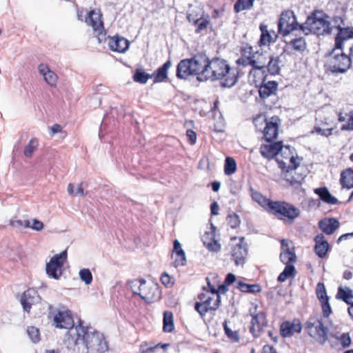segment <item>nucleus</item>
I'll list each match as a JSON object with an SVG mask.
<instances>
[{
    "label": "nucleus",
    "instance_id": "nucleus-15",
    "mask_svg": "<svg viewBox=\"0 0 353 353\" xmlns=\"http://www.w3.org/2000/svg\"><path fill=\"white\" fill-rule=\"evenodd\" d=\"M252 61L253 70H264L270 59V54L267 52L256 50L252 48Z\"/></svg>",
    "mask_w": 353,
    "mask_h": 353
},
{
    "label": "nucleus",
    "instance_id": "nucleus-9",
    "mask_svg": "<svg viewBox=\"0 0 353 353\" xmlns=\"http://www.w3.org/2000/svg\"><path fill=\"white\" fill-rule=\"evenodd\" d=\"M333 21L335 23L333 28H335L338 30V33L335 37V46L336 48H341L344 41L353 38V28L341 27V24L343 23V20L339 16L334 17Z\"/></svg>",
    "mask_w": 353,
    "mask_h": 353
},
{
    "label": "nucleus",
    "instance_id": "nucleus-29",
    "mask_svg": "<svg viewBox=\"0 0 353 353\" xmlns=\"http://www.w3.org/2000/svg\"><path fill=\"white\" fill-rule=\"evenodd\" d=\"M314 193L316 194L324 203L336 205L339 202L338 199L331 194L326 187L316 188Z\"/></svg>",
    "mask_w": 353,
    "mask_h": 353
},
{
    "label": "nucleus",
    "instance_id": "nucleus-60",
    "mask_svg": "<svg viewBox=\"0 0 353 353\" xmlns=\"http://www.w3.org/2000/svg\"><path fill=\"white\" fill-rule=\"evenodd\" d=\"M43 223L41 221L37 219H33L31 229L35 231H41L43 229Z\"/></svg>",
    "mask_w": 353,
    "mask_h": 353
},
{
    "label": "nucleus",
    "instance_id": "nucleus-64",
    "mask_svg": "<svg viewBox=\"0 0 353 353\" xmlns=\"http://www.w3.org/2000/svg\"><path fill=\"white\" fill-rule=\"evenodd\" d=\"M262 353H278L271 345H265L263 347Z\"/></svg>",
    "mask_w": 353,
    "mask_h": 353
},
{
    "label": "nucleus",
    "instance_id": "nucleus-24",
    "mask_svg": "<svg viewBox=\"0 0 353 353\" xmlns=\"http://www.w3.org/2000/svg\"><path fill=\"white\" fill-rule=\"evenodd\" d=\"M319 227L327 235L332 234L340 226L339 221L335 218H325L319 221Z\"/></svg>",
    "mask_w": 353,
    "mask_h": 353
},
{
    "label": "nucleus",
    "instance_id": "nucleus-28",
    "mask_svg": "<svg viewBox=\"0 0 353 353\" xmlns=\"http://www.w3.org/2000/svg\"><path fill=\"white\" fill-rule=\"evenodd\" d=\"M172 66L170 60L166 61L163 65L159 67L152 75L154 78V83L164 81L168 78V70Z\"/></svg>",
    "mask_w": 353,
    "mask_h": 353
},
{
    "label": "nucleus",
    "instance_id": "nucleus-40",
    "mask_svg": "<svg viewBox=\"0 0 353 353\" xmlns=\"http://www.w3.org/2000/svg\"><path fill=\"white\" fill-rule=\"evenodd\" d=\"M259 28L261 32V34L259 41V46H265L271 43L272 36L268 32L267 26L264 24H261Z\"/></svg>",
    "mask_w": 353,
    "mask_h": 353
},
{
    "label": "nucleus",
    "instance_id": "nucleus-51",
    "mask_svg": "<svg viewBox=\"0 0 353 353\" xmlns=\"http://www.w3.org/2000/svg\"><path fill=\"white\" fill-rule=\"evenodd\" d=\"M227 221L230 228L233 229L236 228L241 222L239 216L235 213L228 215Z\"/></svg>",
    "mask_w": 353,
    "mask_h": 353
},
{
    "label": "nucleus",
    "instance_id": "nucleus-31",
    "mask_svg": "<svg viewBox=\"0 0 353 353\" xmlns=\"http://www.w3.org/2000/svg\"><path fill=\"white\" fill-rule=\"evenodd\" d=\"M277 85V83L274 81H269L267 83H263L259 88V96L262 99L270 97L276 91Z\"/></svg>",
    "mask_w": 353,
    "mask_h": 353
},
{
    "label": "nucleus",
    "instance_id": "nucleus-36",
    "mask_svg": "<svg viewBox=\"0 0 353 353\" xmlns=\"http://www.w3.org/2000/svg\"><path fill=\"white\" fill-rule=\"evenodd\" d=\"M280 60L279 57H273L270 56V59H268L266 68L268 71L271 74H279L281 66H280Z\"/></svg>",
    "mask_w": 353,
    "mask_h": 353
},
{
    "label": "nucleus",
    "instance_id": "nucleus-7",
    "mask_svg": "<svg viewBox=\"0 0 353 353\" xmlns=\"http://www.w3.org/2000/svg\"><path fill=\"white\" fill-rule=\"evenodd\" d=\"M193 68L195 70V75L197 76V80L199 81H208V74H209L208 68L210 60L203 54H197L191 58Z\"/></svg>",
    "mask_w": 353,
    "mask_h": 353
},
{
    "label": "nucleus",
    "instance_id": "nucleus-49",
    "mask_svg": "<svg viewBox=\"0 0 353 353\" xmlns=\"http://www.w3.org/2000/svg\"><path fill=\"white\" fill-rule=\"evenodd\" d=\"M38 146V141L36 139H32L28 144L25 147L24 155L27 157H32L33 152Z\"/></svg>",
    "mask_w": 353,
    "mask_h": 353
},
{
    "label": "nucleus",
    "instance_id": "nucleus-46",
    "mask_svg": "<svg viewBox=\"0 0 353 353\" xmlns=\"http://www.w3.org/2000/svg\"><path fill=\"white\" fill-rule=\"evenodd\" d=\"M27 333L32 343H37L39 342L41 339L40 332L37 327L34 326L28 327Z\"/></svg>",
    "mask_w": 353,
    "mask_h": 353
},
{
    "label": "nucleus",
    "instance_id": "nucleus-25",
    "mask_svg": "<svg viewBox=\"0 0 353 353\" xmlns=\"http://www.w3.org/2000/svg\"><path fill=\"white\" fill-rule=\"evenodd\" d=\"M211 231L205 232L202 236V241L203 244L208 249L212 252H218L220 250V245L215 240V227L212 225Z\"/></svg>",
    "mask_w": 353,
    "mask_h": 353
},
{
    "label": "nucleus",
    "instance_id": "nucleus-35",
    "mask_svg": "<svg viewBox=\"0 0 353 353\" xmlns=\"http://www.w3.org/2000/svg\"><path fill=\"white\" fill-rule=\"evenodd\" d=\"M163 330L165 332H171L174 328L173 314L170 311H165L163 312Z\"/></svg>",
    "mask_w": 353,
    "mask_h": 353
},
{
    "label": "nucleus",
    "instance_id": "nucleus-6",
    "mask_svg": "<svg viewBox=\"0 0 353 353\" xmlns=\"http://www.w3.org/2000/svg\"><path fill=\"white\" fill-rule=\"evenodd\" d=\"M67 259V251L63 250L59 254L54 255L46 264L47 274L54 279H59L62 274V267Z\"/></svg>",
    "mask_w": 353,
    "mask_h": 353
},
{
    "label": "nucleus",
    "instance_id": "nucleus-12",
    "mask_svg": "<svg viewBox=\"0 0 353 353\" xmlns=\"http://www.w3.org/2000/svg\"><path fill=\"white\" fill-rule=\"evenodd\" d=\"M54 323L55 326L58 328L69 329V335L70 332L75 329V327H74V323L71 312L66 309L57 311L54 316Z\"/></svg>",
    "mask_w": 353,
    "mask_h": 353
},
{
    "label": "nucleus",
    "instance_id": "nucleus-50",
    "mask_svg": "<svg viewBox=\"0 0 353 353\" xmlns=\"http://www.w3.org/2000/svg\"><path fill=\"white\" fill-rule=\"evenodd\" d=\"M322 309V315L325 318H328L332 313V310L329 302V299H325L319 302Z\"/></svg>",
    "mask_w": 353,
    "mask_h": 353
},
{
    "label": "nucleus",
    "instance_id": "nucleus-4",
    "mask_svg": "<svg viewBox=\"0 0 353 353\" xmlns=\"http://www.w3.org/2000/svg\"><path fill=\"white\" fill-rule=\"evenodd\" d=\"M128 285L133 294L139 296L148 303H152L161 298L160 287L156 283L148 282L144 279H139L128 281Z\"/></svg>",
    "mask_w": 353,
    "mask_h": 353
},
{
    "label": "nucleus",
    "instance_id": "nucleus-43",
    "mask_svg": "<svg viewBox=\"0 0 353 353\" xmlns=\"http://www.w3.org/2000/svg\"><path fill=\"white\" fill-rule=\"evenodd\" d=\"M152 77V75L148 73H146L145 72L141 70H137L136 72L134 74L133 79L135 82L145 84L147 83L148 79Z\"/></svg>",
    "mask_w": 353,
    "mask_h": 353
},
{
    "label": "nucleus",
    "instance_id": "nucleus-56",
    "mask_svg": "<svg viewBox=\"0 0 353 353\" xmlns=\"http://www.w3.org/2000/svg\"><path fill=\"white\" fill-rule=\"evenodd\" d=\"M194 308L196 311L198 312L201 316H205L208 312L210 311L209 309L207 308V306L205 305V304H203V303L201 301L196 302L195 303Z\"/></svg>",
    "mask_w": 353,
    "mask_h": 353
},
{
    "label": "nucleus",
    "instance_id": "nucleus-3",
    "mask_svg": "<svg viewBox=\"0 0 353 353\" xmlns=\"http://www.w3.org/2000/svg\"><path fill=\"white\" fill-rule=\"evenodd\" d=\"M208 71V80L221 81L223 87L230 88L238 81V69L231 68L224 59L217 58L210 60Z\"/></svg>",
    "mask_w": 353,
    "mask_h": 353
},
{
    "label": "nucleus",
    "instance_id": "nucleus-54",
    "mask_svg": "<svg viewBox=\"0 0 353 353\" xmlns=\"http://www.w3.org/2000/svg\"><path fill=\"white\" fill-rule=\"evenodd\" d=\"M210 23V21L208 19H196L195 21H194V24L197 26V28L195 30L196 33H199L200 32H201L203 30L207 28L208 26L209 25Z\"/></svg>",
    "mask_w": 353,
    "mask_h": 353
},
{
    "label": "nucleus",
    "instance_id": "nucleus-41",
    "mask_svg": "<svg viewBox=\"0 0 353 353\" xmlns=\"http://www.w3.org/2000/svg\"><path fill=\"white\" fill-rule=\"evenodd\" d=\"M254 0H237L234 4V10L239 13L245 10H250L252 8Z\"/></svg>",
    "mask_w": 353,
    "mask_h": 353
},
{
    "label": "nucleus",
    "instance_id": "nucleus-22",
    "mask_svg": "<svg viewBox=\"0 0 353 353\" xmlns=\"http://www.w3.org/2000/svg\"><path fill=\"white\" fill-rule=\"evenodd\" d=\"M265 324V316L263 312L252 316L250 331L254 337L259 336Z\"/></svg>",
    "mask_w": 353,
    "mask_h": 353
},
{
    "label": "nucleus",
    "instance_id": "nucleus-2",
    "mask_svg": "<svg viewBox=\"0 0 353 353\" xmlns=\"http://www.w3.org/2000/svg\"><path fill=\"white\" fill-rule=\"evenodd\" d=\"M74 345L83 344L90 353H103L108 350V344L103 335L91 327H84L81 320L74 330L70 332Z\"/></svg>",
    "mask_w": 353,
    "mask_h": 353
},
{
    "label": "nucleus",
    "instance_id": "nucleus-5",
    "mask_svg": "<svg viewBox=\"0 0 353 353\" xmlns=\"http://www.w3.org/2000/svg\"><path fill=\"white\" fill-rule=\"evenodd\" d=\"M305 330L316 342L323 345L327 340V328L322 321L316 317H310L305 323Z\"/></svg>",
    "mask_w": 353,
    "mask_h": 353
},
{
    "label": "nucleus",
    "instance_id": "nucleus-8",
    "mask_svg": "<svg viewBox=\"0 0 353 353\" xmlns=\"http://www.w3.org/2000/svg\"><path fill=\"white\" fill-rule=\"evenodd\" d=\"M260 120L265 124L263 130L265 141L271 142L274 139H276L278 135L279 119L277 117H272L270 120H267V119L260 117L254 120L256 126H257V123L260 121Z\"/></svg>",
    "mask_w": 353,
    "mask_h": 353
},
{
    "label": "nucleus",
    "instance_id": "nucleus-32",
    "mask_svg": "<svg viewBox=\"0 0 353 353\" xmlns=\"http://www.w3.org/2000/svg\"><path fill=\"white\" fill-rule=\"evenodd\" d=\"M174 252L177 256L174 261L175 265H184L186 262L185 255L178 240L174 241Z\"/></svg>",
    "mask_w": 353,
    "mask_h": 353
},
{
    "label": "nucleus",
    "instance_id": "nucleus-48",
    "mask_svg": "<svg viewBox=\"0 0 353 353\" xmlns=\"http://www.w3.org/2000/svg\"><path fill=\"white\" fill-rule=\"evenodd\" d=\"M81 280L85 283V285H90L93 279L92 274L90 270L88 268L81 269L79 272Z\"/></svg>",
    "mask_w": 353,
    "mask_h": 353
},
{
    "label": "nucleus",
    "instance_id": "nucleus-23",
    "mask_svg": "<svg viewBox=\"0 0 353 353\" xmlns=\"http://www.w3.org/2000/svg\"><path fill=\"white\" fill-rule=\"evenodd\" d=\"M282 142L277 141L268 145H262L260 148L261 154L266 159H272L281 151Z\"/></svg>",
    "mask_w": 353,
    "mask_h": 353
},
{
    "label": "nucleus",
    "instance_id": "nucleus-21",
    "mask_svg": "<svg viewBox=\"0 0 353 353\" xmlns=\"http://www.w3.org/2000/svg\"><path fill=\"white\" fill-rule=\"evenodd\" d=\"M314 252L319 258H324L327 254L330 247L328 241L323 234L316 235L314 238Z\"/></svg>",
    "mask_w": 353,
    "mask_h": 353
},
{
    "label": "nucleus",
    "instance_id": "nucleus-38",
    "mask_svg": "<svg viewBox=\"0 0 353 353\" xmlns=\"http://www.w3.org/2000/svg\"><path fill=\"white\" fill-rule=\"evenodd\" d=\"M299 33V37L292 39L290 44L292 46L293 50L303 52L306 48V42L304 37L302 36L303 34Z\"/></svg>",
    "mask_w": 353,
    "mask_h": 353
},
{
    "label": "nucleus",
    "instance_id": "nucleus-61",
    "mask_svg": "<svg viewBox=\"0 0 353 353\" xmlns=\"http://www.w3.org/2000/svg\"><path fill=\"white\" fill-rule=\"evenodd\" d=\"M157 346H149L147 343H145L141 345V350L142 353H152L157 349Z\"/></svg>",
    "mask_w": 353,
    "mask_h": 353
},
{
    "label": "nucleus",
    "instance_id": "nucleus-39",
    "mask_svg": "<svg viewBox=\"0 0 353 353\" xmlns=\"http://www.w3.org/2000/svg\"><path fill=\"white\" fill-rule=\"evenodd\" d=\"M252 199L260 205L264 210L267 208L270 199H268L258 191L250 189Z\"/></svg>",
    "mask_w": 353,
    "mask_h": 353
},
{
    "label": "nucleus",
    "instance_id": "nucleus-37",
    "mask_svg": "<svg viewBox=\"0 0 353 353\" xmlns=\"http://www.w3.org/2000/svg\"><path fill=\"white\" fill-rule=\"evenodd\" d=\"M336 299L343 300L345 303L351 306L353 304V293L352 290H345L341 287L338 289Z\"/></svg>",
    "mask_w": 353,
    "mask_h": 353
},
{
    "label": "nucleus",
    "instance_id": "nucleus-47",
    "mask_svg": "<svg viewBox=\"0 0 353 353\" xmlns=\"http://www.w3.org/2000/svg\"><path fill=\"white\" fill-rule=\"evenodd\" d=\"M286 16L287 11L282 12L278 23L279 33L283 36L287 35V21L285 18Z\"/></svg>",
    "mask_w": 353,
    "mask_h": 353
},
{
    "label": "nucleus",
    "instance_id": "nucleus-11",
    "mask_svg": "<svg viewBox=\"0 0 353 353\" xmlns=\"http://www.w3.org/2000/svg\"><path fill=\"white\" fill-rule=\"evenodd\" d=\"M101 17V15L99 12L92 10L88 12V17L85 19V22L92 28L94 31L98 32L99 43H102L106 39L103 23Z\"/></svg>",
    "mask_w": 353,
    "mask_h": 353
},
{
    "label": "nucleus",
    "instance_id": "nucleus-16",
    "mask_svg": "<svg viewBox=\"0 0 353 353\" xmlns=\"http://www.w3.org/2000/svg\"><path fill=\"white\" fill-rule=\"evenodd\" d=\"M129 46V41L123 37L116 35L109 37L108 46L114 52L123 53L128 49Z\"/></svg>",
    "mask_w": 353,
    "mask_h": 353
},
{
    "label": "nucleus",
    "instance_id": "nucleus-14",
    "mask_svg": "<svg viewBox=\"0 0 353 353\" xmlns=\"http://www.w3.org/2000/svg\"><path fill=\"white\" fill-rule=\"evenodd\" d=\"M191 58L181 60L176 67V77L180 79H186L190 76H194L195 69L193 68Z\"/></svg>",
    "mask_w": 353,
    "mask_h": 353
},
{
    "label": "nucleus",
    "instance_id": "nucleus-13",
    "mask_svg": "<svg viewBox=\"0 0 353 353\" xmlns=\"http://www.w3.org/2000/svg\"><path fill=\"white\" fill-rule=\"evenodd\" d=\"M231 256L235 265L243 266L248 256V245L243 241V238H241L240 242L232 248Z\"/></svg>",
    "mask_w": 353,
    "mask_h": 353
},
{
    "label": "nucleus",
    "instance_id": "nucleus-55",
    "mask_svg": "<svg viewBox=\"0 0 353 353\" xmlns=\"http://www.w3.org/2000/svg\"><path fill=\"white\" fill-rule=\"evenodd\" d=\"M349 118L346 123L343 124L341 130L343 131H353V111H350L348 114Z\"/></svg>",
    "mask_w": 353,
    "mask_h": 353
},
{
    "label": "nucleus",
    "instance_id": "nucleus-44",
    "mask_svg": "<svg viewBox=\"0 0 353 353\" xmlns=\"http://www.w3.org/2000/svg\"><path fill=\"white\" fill-rule=\"evenodd\" d=\"M316 295L319 301L330 299L327 294V290L323 283L319 282L316 286Z\"/></svg>",
    "mask_w": 353,
    "mask_h": 353
},
{
    "label": "nucleus",
    "instance_id": "nucleus-42",
    "mask_svg": "<svg viewBox=\"0 0 353 353\" xmlns=\"http://www.w3.org/2000/svg\"><path fill=\"white\" fill-rule=\"evenodd\" d=\"M236 170V163L235 160L230 157H227L225 160L224 172L225 175L230 176L234 174Z\"/></svg>",
    "mask_w": 353,
    "mask_h": 353
},
{
    "label": "nucleus",
    "instance_id": "nucleus-17",
    "mask_svg": "<svg viewBox=\"0 0 353 353\" xmlns=\"http://www.w3.org/2000/svg\"><path fill=\"white\" fill-rule=\"evenodd\" d=\"M39 300V296L37 290L30 288L23 292L21 299V303L26 312H29L32 305L37 303Z\"/></svg>",
    "mask_w": 353,
    "mask_h": 353
},
{
    "label": "nucleus",
    "instance_id": "nucleus-20",
    "mask_svg": "<svg viewBox=\"0 0 353 353\" xmlns=\"http://www.w3.org/2000/svg\"><path fill=\"white\" fill-rule=\"evenodd\" d=\"M38 70L47 84L51 87H56L58 77L54 72L50 69L48 65L44 63L39 64L38 66Z\"/></svg>",
    "mask_w": 353,
    "mask_h": 353
},
{
    "label": "nucleus",
    "instance_id": "nucleus-52",
    "mask_svg": "<svg viewBox=\"0 0 353 353\" xmlns=\"http://www.w3.org/2000/svg\"><path fill=\"white\" fill-rule=\"evenodd\" d=\"M338 340L343 348L348 347L352 342L349 333H343L339 337H338Z\"/></svg>",
    "mask_w": 353,
    "mask_h": 353
},
{
    "label": "nucleus",
    "instance_id": "nucleus-45",
    "mask_svg": "<svg viewBox=\"0 0 353 353\" xmlns=\"http://www.w3.org/2000/svg\"><path fill=\"white\" fill-rule=\"evenodd\" d=\"M301 330L302 323L299 319H294L291 323L288 321V336L300 333Z\"/></svg>",
    "mask_w": 353,
    "mask_h": 353
},
{
    "label": "nucleus",
    "instance_id": "nucleus-57",
    "mask_svg": "<svg viewBox=\"0 0 353 353\" xmlns=\"http://www.w3.org/2000/svg\"><path fill=\"white\" fill-rule=\"evenodd\" d=\"M161 281L162 284L167 288L172 287L174 283L172 277L166 272L162 274L161 276Z\"/></svg>",
    "mask_w": 353,
    "mask_h": 353
},
{
    "label": "nucleus",
    "instance_id": "nucleus-19",
    "mask_svg": "<svg viewBox=\"0 0 353 353\" xmlns=\"http://www.w3.org/2000/svg\"><path fill=\"white\" fill-rule=\"evenodd\" d=\"M302 161L303 158L298 156H292L290 159V163L288 164V174L291 175V179H288V182L291 184L301 183L304 179L305 176L302 174H299L296 176H294L292 175L293 171L301 165Z\"/></svg>",
    "mask_w": 353,
    "mask_h": 353
},
{
    "label": "nucleus",
    "instance_id": "nucleus-58",
    "mask_svg": "<svg viewBox=\"0 0 353 353\" xmlns=\"http://www.w3.org/2000/svg\"><path fill=\"white\" fill-rule=\"evenodd\" d=\"M300 214V210L292 205L288 204V219L293 220Z\"/></svg>",
    "mask_w": 353,
    "mask_h": 353
},
{
    "label": "nucleus",
    "instance_id": "nucleus-18",
    "mask_svg": "<svg viewBox=\"0 0 353 353\" xmlns=\"http://www.w3.org/2000/svg\"><path fill=\"white\" fill-rule=\"evenodd\" d=\"M280 219L287 217V206L285 202L270 201L265 210Z\"/></svg>",
    "mask_w": 353,
    "mask_h": 353
},
{
    "label": "nucleus",
    "instance_id": "nucleus-33",
    "mask_svg": "<svg viewBox=\"0 0 353 353\" xmlns=\"http://www.w3.org/2000/svg\"><path fill=\"white\" fill-rule=\"evenodd\" d=\"M199 299L201 302L205 304V305L207 306V308L209 309L210 311H215L216 310L221 303V296L220 295H217V298L212 303L213 298L208 296L205 299V295L204 294H202L199 296Z\"/></svg>",
    "mask_w": 353,
    "mask_h": 353
},
{
    "label": "nucleus",
    "instance_id": "nucleus-53",
    "mask_svg": "<svg viewBox=\"0 0 353 353\" xmlns=\"http://www.w3.org/2000/svg\"><path fill=\"white\" fill-rule=\"evenodd\" d=\"M223 328L225 334L234 341H239V336L236 331H232L227 325L226 322L223 323Z\"/></svg>",
    "mask_w": 353,
    "mask_h": 353
},
{
    "label": "nucleus",
    "instance_id": "nucleus-34",
    "mask_svg": "<svg viewBox=\"0 0 353 353\" xmlns=\"http://www.w3.org/2000/svg\"><path fill=\"white\" fill-rule=\"evenodd\" d=\"M236 288L245 293H256L261 290L259 284H248L241 281H237Z\"/></svg>",
    "mask_w": 353,
    "mask_h": 353
},
{
    "label": "nucleus",
    "instance_id": "nucleus-63",
    "mask_svg": "<svg viewBox=\"0 0 353 353\" xmlns=\"http://www.w3.org/2000/svg\"><path fill=\"white\" fill-rule=\"evenodd\" d=\"M279 168L284 172H287V167L285 165V162L279 158V157H276L275 159Z\"/></svg>",
    "mask_w": 353,
    "mask_h": 353
},
{
    "label": "nucleus",
    "instance_id": "nucleus-26",
    "mask_svg": "<svg viewBox=\"0 0 353 353\" xmlns=\"http://www.w3.org/2000/svg\"><path fill=\"white\" fill-rule=\"evenodd\" d=\"M252 46L248 44L243 45L241 48V56L236 61V64L244 67L248 65L252 67Z\"/></svg>",
    "mask_w": 353,
    "mask_h": 353
},
{
    "label": "nucleus",
    "instance_id": "nucleus-10",
    "mask_svg": "<svg viewBox=\"0 0 353 353\" xmlns=\"http://www.w3.org/2000/svg\"><path fill=\"white\" fill-rule=\"evenodd\" d=\"M351 59L344 53L331 57L329 61L330 71L336 73H343L351 66Z\"/></svg>",
    "mask_w": 353,
    "mask_h": 353
},
{
    "label": "nucleus",
    "instance_id": "nucleus-27",
    "mask_svg": "<svg viewBox=\"0 0 353 353\" xmlns=\"http://www.w3.org/2000/svg\"><path fill=\"white\" fill-rule=\"evenodd\" d=\"M340 184L342 188L350 190L353 188V169L346 168L341 171L340 174Z\"/></svg>",
    "mask_w": 353,
    "mask_h": 353
},
{
    "label": "nucleus",
    "instance_id": "nucleus-30",
    "mask_svg": "<svg viewBox=\"0 0 353 353\" xmlns=\"http://www.w3.org/2000/svg\"><path fill=\"white\" fill-rule=\"evenodd\" d=\"M281 242V252L280 254L281 261L285 265L283 272L278 277L279 282H284L287 280V240L282 239Z\"/></svg>",
    "mask_w": 353,
    "mask_h": 353
},
{
    "label": "nucleus",
    "instance_id": "nucleus-59",
    "mask_svg": "<svg viewBox=\"0 0 353 353\" xmlns=\"http://www.w3.org/2000/svg\"><path fill=\"white\" fill-rule=\"evenodd\" d=\"M186 135L188 138V141L191 145H193L196 141V134L192 130H188L186 131Z\"/></svg>",
    "mask_w": 353,
    "mask_h": 353
},
{
    "label": "nucleus",
    "instance_id": "nucleus-62",
    "mask_svg": "<svg viewBox=\"0 0 353 353\" xmlns=\"http://www.w3.org/2000/svg\"><path fill=\"white\" fill-rule=\"evenodd\" d=\"M236 281V276L232 273H228L225 279V284L230 285Z\"/></svg>",
    "mask_w": 353,
    "mask_h": 353
},
{
    "label": "nucleus",
    "instance_id": "nucleus-1",
    "mask_svg": "<svg viewBox=\"0 0 353 353\" xmlns=\"http://www.w3.org/2000/svg\"><path fill=\"white\" fill-rule=\"evenodd\" d=\"M292 21L290 22L288 17V36L294 34V32L298 31L301 34H308L312 33L317 36H323L331 34L333 26H331L330 17L323 10H314L307 16L304 24H300L296 21L293 12Z\"/></svg>",
    "mask_w": 353,
    "mask_h": 353
}]
</instances>
